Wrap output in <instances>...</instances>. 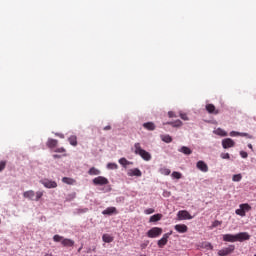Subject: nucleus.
Segmentation results:
<instances>
[{"label":"nucleus","mask_w":256,"mask_h":256,"mask_svg":"<svg viewBox=\"0 0 256 256\" xmlns=\"http://www.w3.org/2000/svg\"><path fill=\"white\" fill-rule=\"evenodd\" d=\"M63 157H67V154H64Z\"/></svg>","instance_id":"nucleus-53"},{"label":"nucleus","mask_w":256,"mask_h":256,"mask_svg":"<svg viewBox=\"0 0 256 256\" xmlns=\"http://www.w3.org/2000/svg\"><path fill=\"white\" fill-rule=\"evenodd\" d=\"M62 183H66V185H73L75 183V180L69 177L62 178Z\"/></svg>","instance_id":"nucleus-30"},{"label":"nucleus","mask_w":256,"mask_h":256,"mask_svg":"<svg viewBox=\"0 0 256 256\" xmlns=\"http://www.w3.org/2000/svg\"><path fill=\"white\" fill-rule=\"evenodd\" d=\"M235 145V141L231 138H226L222 140V147L223 149H231Z\"/></svg>","instance_id":"nucleus-12"},{"label":"nucleus","mask_w":256,"mask_h":256,"mask_svg":"<svg viewBox=\"0 0 256 256\" xmlns=\"http://www.w3.org/2000/svg\"><path fill=\"white\" fill-rule=\"evenodd\" d=\"M7 167V161H0V173Z\"/></svg>","instance_id":"nucleus-37"},{"label":"nucleus","mask_w":256,"mask_h":256,"mask_svg":"<svg viewBox=\"0 0 256 256\" xmlns=\"http://www.w3.org/2000/svg\"><path fill=\"white\" fill-rule=\"evenodd\" d=\"M119 163L123 167H127V165H133V162H129L126 158H120Z\"/></svg>","instance_id":"nucleus-27"},{"label":"nucleus","mask_w":256,"mask_h":256,"mask_svg":"<svg viewBox=\"0 0 256 256\" xmlns=\"http://www.w3.org/2000/svg\"><path fill=\"white\" fill-rule=\"evenodd\" d=\"M167 125H171L172 127H181L183 122L181 120H176L173 122H168Z\"/></svg>","instance_id":"nucleus-28"},{"label":"nucleus","mask_w":256,"mask_h":256,"mask_svg":"<svg viewBox=\"0 0 256 256\" xmlns=\"http://www.w3.org/2000/svg\"><path fill=\"white\" fill-rule=\"evenodd\" d=\"M230 137H248V139H252L253 137L247 133H241L237 131L230 132Z\"/></svg>","instance_id":"nucleus-17"},{"label":"nucleus","mask_w":256,"mask_h":256,"mask_svg":"<svg viewBox=\"0 0 256 256\" xmlns=\"http://www.w3.org/2000/svg\"><path fill=\"white\" fill-rule=\"evenodd\" d=\"M102 239L104 243H113V237H111L109 234H104Z\"/></svg>","instance_id":"nucleus-29"},{"label":"nucleus","mask_w":256,"mask_h":256,"mask_svg":"<svg viewBox=\"0 0 256 256\" xmlns=\"http://www.w3.org/2000/svg\"><path fill=\"white\" fill-rule=\"evenodd\" d=\"M144 129H147V131H155L156 126L153 122H146L143 124Z\"/></svg>","instance_id":"nucleus-20"},{"label":"nucleus","mask_w":256,"mask_h":256,"mask_svg":"<svg viewBox=\"0 0 256 256\" xmlns=\"http://www.w3.org/2000/svg\"><path fill=\"white\" fill-rule=\"evenodd\" d=\"M163 233V229L160 227H153L147 232V237L150 239H155L157 237H160V235Z\"/></svg>","instance_id":"nucleus-6"},{"label":"nucleus","mask_w":256,"mask_h":256,"mask_svg":"<svg viewBox=\"0 0 256 256\" xmlns=\"http://www.w3.org/2000/svg\"><path fill=\"white\" fill-rule=\"evenodd\" d=\"M104 131H111V126L108 125V126L104 127Z\"/></svg>","instance_id":"nucleus-47"},{"label":"nucleus","mask_w":256,"mask_h":256,"mask_svg":"<svg viewBox=\"0 0 256 256\" xmlns=\"http://www.w3.org/2000/svg\"><path fill=\"white\" fill-rule=\"evenodd\" d=\"M59 144L58 140L49 138L46 145L49 149H55V147Z\"/></svg>","instance_id":"nucleus-18"},{"label":"nucleus","mask_w":256,"mask_h":256,"mask_svg":"<svg viewBox=\"0 0 256 256\" xmlns=\"http://www.w3.org/2000/svg\"><path fill=\"white\" fill-rule=\"evenodd\" d=\"M87 211H89L88 208H84L83 210L80 211V213H87Z\"/></svg>","instance_id":"nucleus-49"},{"label":"nucleus","mask_w":256,"mask_h":256,"mask_svg":"<svg viewBox=\"0 0 256 256\" xmlns=\"http://www.w3.org/2000/svg\"><path fill=\"white\" fill-rule=\"evenodd\" d=\"M240 155H241V157H242L243 159H247V157H248V154H247V152H245V151H241V152H240Z\"/></svg>","instance_id":"nucleus-43"},{"label":"nucleus","mask_w":256,"mask_h":256,"mask_svg":"<svg viewBox=\"0 0 256 256\" xmlns=\"http://www.w3.org/2000/svg\"><path fill=\"white\" fill-rule=\"evenodd\" d=\"M178 151L184 155H191V153H193V151L187 146H182Z\"/></svg>","instance_id":"nucleus-22"},{"label":"nucleus","mask_w":256,"mask_h":256,"mask_svg":"<svg viewBox=\"0 0 256 256\" xmlns=\"http://www.w3.org/2000/svg\"><path fill=\"white\" fill-rule=\"evenodd\" d=\"M216 135H220V137H227V132L221 128L216 130Z\"/></svg>","instance_id":"nucleus-31"},{"label":"nucleus","mask_w":256,"mask_h":256,"mask_svg":"<svg viewBox=\"0 0 256 256\" xmlns=\"http://www.w3.org/2000/svg\"><path fill=\"white\" fill-rule=\"evenodd\" d=\"M177 217H178L179 221L193 219V216H191V214L187 210H180L177 214Z\"/></svg>","instance_id":"nucleus-10"},{"label":"nucleus","mask_w":256,"mask_h":256,"mask_svg":"<svg viewBox=\"0 0 256 256\" xmlns=\"http://www.w3.org/2000/svg\"><path fill=\"white\" fill-rule=\"evenodd\" d=\"M41 197H43V192H41V191L36 192L35 201H39V199H41Z\"/></svg>","instance_id":"nucleus-39"},{"label":"nucleus","mask_w":256,"mask_h":256,"mask_svg":"<svg viewBox=\"0 0 256 256\" xmlns=\"http://www.w3.org/2000/svg\"><path fill=\"white\" fill-rule=\"evenodd\" d=\"M93 185H109V179L105 178L104 176H98L92 180Z\"/></svg>","instance_id":"nucleus-9"},{"label":"nucleus","mask_w":256,"mask_h":256,"mask_svg":"<svg viewBox=\"0 0 256 256\" xmlns=\"http://www.w3.org/2000/svg\"><path fill=\"white\" fill-rule=\"evenodd\" d=\"M81 252V248L78 249V253Z\"/></svg>","instance_id":"nucleus-52"},{"label":"nucleus","mask_w":256,"mask_h":256,"mask_svg":"<svg viewBox=\"0 0 256 256\" xmlns=\"http://www.w3.org/2000/svg\"><path fill=\"white\" fill-rule=\"evenodd\" d=\"M249 211H251V205L244 203L239 205V209H236L235 213L240 217H245V215L249 213Z\"/></svg>","instance_id":"nucleus-4"},{"label":"nucleus","mask_w":256,"mask_h":256,"mask_svg":"<svg viewBox=\"0 0 256 256\" xmlns=\"http://www.w3.org/2000/svg\"><path fill=\"white\" fill-rule=\"evenodd\" d=\"M171 235H173V231H170V232L164 234L163 237H162L160 240H158V243H157V244H158V247H159L160 249H163V247H164L165 245H167V243H168V241H169V237H171Z\"/></svg>","instance_id":"nucleus-7"},{"label":"nucleus","mask_w":256,"mask_h":256,"mask_svg":"<svg viewBox=\"0 0 256 256\" xmlns=\"http://www.w3.org/2000/svg\"><path fill=\"white\" fill-rule=\"evenodd\" d=\"M235 251V245H229L228 247L222 248L218 251L219 256L231 255Z\"/></svg>","instance_id":"nucleus-8"},{"label":"nucleus","mask_w":256,"mask_h":256,"mask_svg":"<svg viewBox=\"0 0 256 256\" xmlns=\"http://www.w3.org/2000/svg\"><path fill=\"white\" fill-rule=\"evenodd\" d=\"M174 229L178 233H187V231L189 230V228L185 224H177L174 226Z\"/></svg>","instance_id":"nucleus-16"},{"label":"nucleus","mask_w":256,"mask_h":256,"mask_svg":"<svg viewBox=\"0 0 256 256\" xmlns=\"http://www.w3.org/2000/svg\"><path fill=\"white\" fill-rule=\"evenodd\" d=\"M134 149H135L134 150L135 155H140V157H142L144 161H151V154L146 150H143V148H141L140 143H135Z\"/></svg>","instance_id":"nucleus-3"},{"label":"nucleus","mask_w":256,"mask_h":256,"mask_svg":"<svg viewBox=\"0 0 256 256\" xmlns=\"http://www.w3.org/2000/svg\"><path fill=\"white\" fill-rule=\"evenodd\" d=\"M206 111L208 113H210L211 115H219V110L217 108H215V105H213V104H207Z\"/></svg>","instance_id":"nucleus-15"},{"label":"nucleus","mask_w":256,"mask_h":256,"mask_svg":"<svg viewBox=\"0 0 256 256\" xmlns=\"http://www.w3.org/2000/svg\"><path fill=\"white\" fill-rule=\"evenodd\" d=\"M251 239V236L247 232H240L238 234H224L223 235V241H226L228 243H235L236 241H249Z\"/></svg>","instance_id":"nucleus-1"},{"label":"nucleus","mask_w":256,"mask_h":256,"mask_svg":"<svg viewBox=\"0 0 256 256\" xmlns=\"http://www.w3.org/2000/svg\"><path fill=\"white\" fill-rule=\"evenodd\" d=\"M53 241L55 243H61L62 247H74L75 241L69 238H65L59 234L53 236Z\"/></svg>","instance_id":"nucleus-2"},{"label":"nucleus","mask_w":256,"mask_h":256,"mask_svg":"<svg viewBox=\"0 0 256 256\" xmlns=\"http://www.w3.org/2000/svg\"><path fill=\"white\" fill-rule=\"evenodd\" d=\"M161 175H171V170L169 168H161L160 170Z\"/></svg>","instance_id":"nucleus-32"},{"label":"nucleus","mask_w":256,"mask_h":256,"mask_svg":"<svg viewBox=\"0 0 256 256\" xmlns=\"http://www.w3.org/2000/svg\"><path fill=\"white\" fill-rule=\"evenodd\" d=\"M68 141L70 143V145H72V147H77L78 142H77V136L72 135L68 138Z\"/></svg>","instance_id":"nucleus-24"},{"label":"nucleus","mask_w":256,"mask_h":256,"mask_svg":"<svg viewBox=\"0 0 256 256\" xmlns=\"http://www.w3.org/2000/svg\"><path fill=\"white\" fill-rule=\"evenodd\" d=\"M147 245H149V240L145 241L144 243H142L140 245L141 249H146L147 248Z\"/></svg>","instance_id":"nucleus-42"},{"label":"nucleus","mask_w":256,"mask_h":256,"mask_svg":"<svg viewBox=\"0 0 256 256\" xmlns=\"http://www.w3.org/2000/svg\"><path fill=\"white\" fill-rule=\"evenodd\" d=\"M55 135H56V137H60V139H65V135H63L61 133H56Z\"/></svg>","instance_id":"nucleus-46"},{"label":"nucleus","mask_w":256,"mask_h":256,"mask_svg":"<svg viewBox=\"0 0 256 256\" xmlns=\"http://www.w3.org/2000/svg\"><path fill=\"white\" fill-rule=\"evenodd\" d=\"M128 177H141L143 173H141V170L139 168L130 169L127 172Z\"/></svg>","instance_id":"nucleus-14"},{"label":"nucleus","mask_w":256,"mask_h":256,"mask_svg":"<svg viewBox=\"0 0 256 256\" xmlns=\"http://www.w3.org/2000/svg\"><path fill=\"white\" fill-rule=\"evenodd\" d=\"M210 249H213V245L209 244Z\"/></svg>","instance_id":"nucleus-51"},{"label":"nucleus","mask_w":256,"mask_h":256,"mask_svg":"<svg viewBox=\"0 0 256 256\" xmlns=\"http://www.w3.org/2000/svg\"><path fill=\"white\" fill-rule=\"evenodd\" d=\"M163 217L162 214H155L153 216L150 217L149 222L150 223H157V221H161V218Z\"/></svg>","instance_id":"nucleus-23"},{"label":"nucleus","mask_w":256,"mask_h":256,"mask_svg":"<svg viewBox=\"0 0 256 256\" xmlns=\"http://www.w3.org/2000/svg\"><path fill=\"white\" fill-rule=\"evenodd\" d=\"M144 213H145L146 215H151V214L155 213V209H153V208H148V209H146V210L144 211Z\"/></svg>","instance_id":"nucleus-38"},{"label":"nucleus","mask_w":256,"mask_h":256,"mask_svg":"<svg viewBox=\"0 0 256 256\" xmlns=\"http://www.w3.org/2000/svg\"><path fill=\"white\" fill-rule=\"evenodd\" d=\"M113 213H117V208L108 207L104 211H102V215H113Z\"/></svg>","instance_id":"nucleus-21"},{"label":"nucleus","mask_w":256,"mask_h":256,"mask_svg":"<svg viewBox=\"0 0 256 256\" xmlns=\"http://www.w3.org/2000/svg\"><path fill=\"white\" fill-rule=\"evenodd\" d=\"M42 185L46 187V189H55L57 188V182L50 179H43L40 181Z\"/></svg>","instance_id":"nucleus-11"},{"label":"nucleus","mask_w":256,"mask_h":256,"mask_svg":"<svg viewBox=\"0 0 256 256\" xmlns=\"http://www.w3.org/2000/svg\"><path fill=\"white\" fill-rule=\"evenodd\" d=\"M161 140L164 141V143H171L173 141V138L169 135H161Z\"/></svg>","instance_id":"nucleus-26"},{"label":"nucleus","mask_w":256,"mask_h":256,"mask_svg":"<svg viewBox=\"0 0 256 256\" xmlns=\"http://www.w3.org/2000/svg\"><path fill=\"white\" fill-rule=\"evenodd\" d=\"M168 117L173 118V117H177V115H175V112L170 111L168 112Z\"/></svg>","instance_id":"nucleus-45"},{"label":"nucleus","mask_w":256,"mask_h":256,"mask_svg":"<svg viewBox=\"0 0 256 256\" xmlns=\"http://www.w3.org/2000/svg\"><path fill=\"white\" fill-rule=\"evenodd\" d=\"M249 149H253V145L252 144H248Z\"/></svg>","instance_id":"nucleus-50"},{"label":"nucleus","mask_w":256,"mask_h":256,"mask_svg":"<svg viewBox=\"0 0 256 256\" xmlns=\"http://www.w3.org/2000/svg\"><path fill=\"white\" fill-rule=\"evenodd\" d=\"M53 157H54V159H61V155H59V154H54Z\"/></svg>","instance_id":"nucleus-48"},{"label":"nucleus","mask_w":256,"mask_h":256,"mask_svg":"<svg viewBox=\"0 0 256 256\" xmlns=\"http://www.w3.org/2000/svg\"><path fill=\"white\" fill-rule=\"evenodd\" d=\"M249 211H251V205L244 203L239 205V209H236L235 213L240 217H245V215L249 213Z\"/></svg>","instance_id":"nucleus-5"},{"label":"nucleus","mask_w":256,"mask_h":256,"mask_svg":"<svg viewBox=\"0 0 256 256\" xmlns=\"http://www.w3.org/2000/svg\"><path fill=\"white\" fill-rule=\"evenodd\" d=\"M243 179V176L241 174H236V175H233L232 177V181L234 182H239Z\"/></svg>","instance_id":"nucleus-33"},{"label":"nucleus","mask_w":256,"mask_h":256,"mask_svg":"<svg viewBox=\"0 0 256 256\" xmlns=\"http://www.w3.org/2000/svg\"><path fill=\"white\" fill-rule=\"evenodd\" d=\"M180 117H181V119H183V121H189V117L187 116V114L181 113Z\"/></svg>","instance_id":"nucleus-40"},{"label":"nucleus","mask_w":256,"mask_h":256,"mask_svg":"<svg viewBox=\"0 0 256 256\" xmlns=\"http://www.w3.org/2000/svg\"><path fill=\"white\" fill-rule=\"evenodd\" d=\"M172 177H173V179H181V177H183V175L180 172L174 171L172 173Z\"/></svg>","instance_id":"nucleus-36"},{"label":"nucleus","mask_w":256,"mask_h":256,"mask_svg":"<svg viewBox=\"0 0 256 256\" xmlns=\"http://www.w3.org/2000/svg\"><path fill=\"white\" fill-rule=\"evenodd\" d=\"M118 168H119V166L116 163H108L107 164V169L115 170Z\"/></svg>","instance_id":"nucleus-34"},{"label":"nucleus","mask_w":256,"mask_h":256,"mask_svg":"<svg viewBox=\"0 0 256 256\" xmlns=\"http://www.w3.org/2000/svg\"><path fill=\"white\" fill-rule=\"evenodd\" d=\"M221 157H222V159H230L229 153H222Z\"/></svg>","instance_id":"nucleus-44"},{"label":"nucleus","mask_w":256,"mask_h":256,"mask_svg":"<svg viewBox=\"0 0 256 256\" xmlns=\"http://www.w3.org/2000/svg\"><path fill=\"white\" fill-rule=\"evenodd\" d=\"M88 175H101V170H99L95 167H92L89 169Z\"/></svg>","instance_id":"nucleus-25"},{"label":"nucleus","mask_w":256,"mask_h":256,"mask_svg":"<svg viewBox=\"0 0 256 256\" xmlns=\"http://www.w3.org/2000/svg\"><path fill=\"white\" fill-rule=\"evenodd\" d=\"M67 150L65 148L61 147L55 150V153H65Z\"/></svg>","instance_id":"nucleus-41"},{"label":"nucleus","mask_w":256,"mask_h":256,"mask_svg":"<svg viewBox=\"0 0 256 256\" xmlns=\"http://www.w3.org/2000/svg\"><path fill=\"white\" fill-rule=\"evenodd\" d=\"M196 167L199 171H202V173H207V171H209V166H207V163L203 160L198 161Z\"/></svg>","instance_id":"nucleus-13"},{"label":"nucleus","mask_w":256,"mask_h":256,"mask_svg":"<svg viewBox=\"0 0 256 256\" xmlns=\"http://www.w3.org/2000/svg\"><path fill=\"white\" fill-rule=\"evenodd\" d=\"M222 225V222L219 220H216L212 223V225L210 226V229H215V227H219Z\"/></svg>","instance_id":"nucleus-35"},{"label":"nucleus","mask_w":256,"mask_h":256,"mask_svg":"<svg viewBox=\"0 0 256 256\" xmlns=\"http://www.w3.org/2000/svg\"><path fill=\"white\" fill-rule=\"evenodd\" d=\"M23 197H25V199H30L31 201L35 200V191L33 190H29L23 193Z\"/></svg>","instance_id":"nucleus-19"}]
</instances>
